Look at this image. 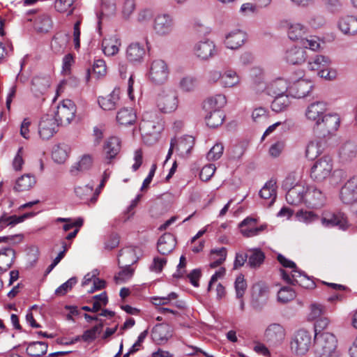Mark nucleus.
<instances>
[{
	"instance_id": "ddd939ff",
	"label": "nucleus",
	"mask_w": 357,
	"mask_h": 357,
	"mask_svg": "<svg viewBox=\"0 0 357 357\" xmlns=\"http://www.w3.org/2000/svg\"><path fill=\"white\" fill-rule=\"evenodd\" d=\"M194 53L199 59L207 61L215 55V45L209 39L199 40L194 46Z\"/></svg>"
},
{
	"instance_id": "2f4dec72",
	"label": "nucleus",
	"mask_w": 357,
	"mask_h": 357,
	"mask_svg": "<svg viewBox=\"0 0 357 357\" xmlns=\"http://www.w3.org/2000/svg\"><path fill=\"white\" fill-rule=\"evenodd\" d=\"M338 26L344 34H356L357 33V17L347 15L342 17L339 20Z\"/></svg>"
},
{
	"instance_id": "8fccbe9b",
	"label": "nucleus",
	"mask_w": 357,
	"mask_h": 357,
	"mask_svg": "<svg viewBox=\"0 0 357 357\" xmlns=\"http://www.w3.org/2000/svg\"><path fill=\"white\" fill-rule=\"evenodd\" d=\"M100 321L98 324L84 332L82 335V341L90 343L97 338V336L101 333L104 326L102 320H100Z\"/></svg>"
},
{
	"instance_id": "473e14b6",
	"label": "nucleus",
	"mask_w": 357,
	"mask_h": 357,
	"mask_svg": "<svg viewBox=\"0 0 357 357\" xmlns=\"http://www.w3.org/2000/svg\"><path fill=\"white\" fill-rule=\"evenodd\" d=\"M104 150L107 159L114 158L121 150V139L116 136L109 137L105 143Z\"/></svg>"
},
{
	"instance_id": "393cba45",
	"label": "nucleus",
	"mask_w": 357,
	"mask_h": 357,
	"mask_svg": "<svg viewBox=\"0 0 357 357\" xmlns=\"http://www.w3.org/2000/svg\"><path fill=\"white\" fill-rule=\"evenodd\" d=\"M53 26L50 14L47 12H40L34 19L33 27L38 33H47Z\"/></svg>"
},
{
	"instance_id": "052dcab7",
	"label": "nucleus",
	"mask_w": 357,
	"mask_h": 357,
	"mask_svg": "<svg viewBox=\"0 0 357 357\" xmlns=\"http://www.w3.org/2000/svg\"><path fill=\"white\" fill-rule=\"evenodd\" d=\"M236 295L238 299H241L247 289V283L244 279V276L241 275L238 276L234 282Z\"/></svg>"
},
{
	"instance_id": "cd10ccee",
	"label": "nucleus",
	"mask_w": 357,
	"mask_h": 357,
	"mask_svg": "<svg viewBox=\"0 0 357 357\" xmlns=\"http://www.w3.org/2000/svg\"><path fill=\"white\" fill-rule=\"evenodd\" d=\"M26 346V352L29 356L40 357L47 354L48 344L45 342L36 341L24 342Z\"/></svg>"
},
{
	"instance_id": "c756f323",
	"label": "nucleus",
	"mask_w": 357,
	"mask_h": 357,
	"mask_svg": "<svg viewBox=\"0 0 357 357\" xmlns=\"http://www.w3.org/2000/svg\"><path fill=\"white\" fill-rule=\"evenodd\" d=\"M35 215L36 213L33 212L25 213L20 216L8 215V214L3 213L0 217V229H3L7 226H14L24 222L27 218L33 217Z\"/></svg>"
},
{
	"instance_id": "9b49d317",
	"label": "nucleus",
	"mask_w": 357,
	"mask_h": 357,
	"mask_svg": "<svg viewBox=\"0 0 357 357\" xmlns=\"http://www.w3.org/2000/svg\"><path fill=\"white\" fill-rule=\"evenodd\" d=\"M158 108L165 113L174 112L178 107V98L175 91H163L157 100Z\"/></svg>"
},
{
	"instance_id": "2eb2a0df",
	"label": "nucleus",
	"mask_w": 357,
	"mask_h": 357,
	"mask_svg": "<svg viewBox=\"0 0 357 357\" xmlns=\"http://www.w3.org/2000/svg\"><path fill=\"white\" fill-rule=\"evenodd\" d=\"M257 219L247 217L239 224L241 233L245 237L249 238L259 235L266 229V225L256 227Z\"/></svg>"
},
{
	"instance_id": "bf43d9fd",
	"label": "nucleus",
	"mask_w": 357,
	"mask_h": 357,
	"mask_svg": "<svg viewBox=\"0 0 357 357\" xmlns=\"http://www.w3.org/2000/svg\"><path fill=\"white\" fill-rule=\"evenodd\" d=\"M32 90L36 92L43 93L49 86V82L45 77H35L32 79Z\"/></svg>"
},
{
	"instance_id": "a18cd8bd",
	"label": "nucleus",
	"mask_w": 357,
	"mask_h": 357,
	"mask_svg": "<svg viewBox=\"0 0 357 357\" xmlns=\"http://www.w3.org/2000/svg\"><path fill=\"white\" fill-rule=\"evenodd\" d=\"M240 82V78L236 72L233 70H227L222 73L220 85L223 87H233Z\"/></svg>"
},
{
	"instance_id": "f03ea898",
	"label": "nucleus",
	"mask_w": 357,
	"mask_h": 357,
	"mask_svg": "<svg viewBox=\"0 0 357 357\" xmlns=\"http://www.w3.org/2000/svg\"><path fill=\"white\" fill-rule=\"evenodd\" d=\"M340 119L337 114H326L314 126V132L319 138H325L334 134L338 129Z\"/></svg>"
},
{
	"instance_id": "774afa93",
	"label": "nucleus",
	"mask_w": 357,
	"mask_h": 357,
	"mask_svg": "<svg viewBox=\"0 0 357 357\" xmlns=\"http://www.w3.org/2000/svg\"><path fill=\"white\" fill-rule=\"evenodd\" d=\"M215 171V167L214 165L210 164L208 165H205L199 173V177L201 180L204 181H208L212 176L214 174Z\"/></svg>"
},
{
	"instance_id": "4c0bfd02",
	"label": "nucleus",
	"mask_w": 357,
	"mask_h": 357,
	"mask_svg": "<svg viewBox=\"0 0 357 357\" xmlns=\"http://www.w3.org/2000/svg\"><path fill=\"white\" fill-rule=\"evenodd\" d=\"M36 183V178L33 175L26 174L16 181L14 190L17 192L29 190L33 187Z\"/></svg>"
},
{
	"instance_id": "aec40b11",
	"label": "nucleus",
	"mask_w": 357,
	"mask_h": 357,
	"mask_svg": "<svg viewBox=\"0 0 357 357\" xmlns=\"http://www.w3.org/2000/svg\"><path fill=\"white\" fill-rule=\"evenodd\" d=\"M172 328L167 324H156L152 329L151 338L158 344L165 343L172 335Z\"/></svg>"
},
{
	"instance_id": "9d476101",
	"label": "nucleus",
	"mask_w": 357,
	"mask_h": 357,
	"mask_svg": "<svg viewBox=\"0 0 357 357\" xmlns=\"http://www.w3.org/2000/svg\"><path fill=\"white\" fill-rule=\"evenodd\" d=\"M268 297V287L261 281L256 282L252 287L251 305L255 310H261L266 305Z\"/></svg>"
},
{
	"instance_id": "6e6d98bb",
	"label": "nucleus",
	"mask_w": 357,
	"mask_h": 357,
	"mask_svg": "<svg viewBox=\"0 0 357 357\" xmlns=\"http://www.w3.org/2000/svg\"><path fill=\"white\" fill-rule=\"evenodd\" d=\"M121 259V261H127V264L132 265L135 264L138 258L136 257L135 251L131 248L122 249L119 251L118 259Z\"/></svg>"
},
{
	"instance_id": "c85d7f7f",
	"label": "nucleus",
	"mask_w": 357,
	"mask_h": 357,
	"mask_svg": "<svg viewBox=\"0 0 357 357\" xmlns=\"http://www.w3.org/2000/svg\"><path fill=\"white\" fill-rule=\"evenodd\" d=\"M118 265L121 270L115 275L114 279L116 284H121L131 279L134 275L135 269L130 267V264L127 261H121V259H118Z\"/></svg>"
},
{
	"instance_id": "7c9ffc66",
	"label": "nucleus",
	"mask_w": 357,
	"mask_h": 357,
	"mask_svg": "<svg viewBox=\"0 0 357 357\" xmlns=\"http://www.w3.org/2000/svg\"><path fill=\"white\" fill-rule=\"evenodd\" d=\"M289 89L288 82L282 78L271 82L266 87V93L271 96L287 94Z\"/></svg>"
},
{
	"instance_id": "dca6fc26",
	"label": "nucleus",
	"mask_w": 357,
	"mask_h": 357,
	"mask_svg": "<svg viewBox=\"0 0 357 357\" xmlns=\"http://www.w3.org/2000/svg\"><path fill=\"white\" fill-rule=\"evenodd\" d=\"M59 125L51 116L46 115L42 117L39 123V135L43 139H50L57 132Z\"/></svg>"
},
{
	"instance_id": "5fc2aeb1",
	"label": "nucleus",
	"mask_w": 357,
	"mask_h": 357,
	"mask_svg": "<svg viewBox=\"0 0 357 357\" xmlns=\"http://www.w3.org/2000/svg\"><path fill=\"white\" fill-rule=\"evenodd\" d=\"M68 157L65 145H56L53 148L52 158L57 163H63Z\"/></svg>"
},
{
	"instance_id": "f704fd0d",
	"label": "nucleus",
	"mask_w": 357,
	"mask_h": 357,
	"mask_svg": "<svg viewBox=\"0 0 357 357\" xmlns=\"http://www.w3.org/2000/svg\"><path fill=\"white\" fill-rule=\"evenodd\" d=\"M195 145V138L190 135L176 140V151L181 157L188 156Z\"/></svg>"
},
{
	"instance_id": "6e6552de",
	"label": "nucleus",
	"mask_w": 357,
	"mask_h": 357,
	"mask_svg": "<svg viewBox=\"0 0 357 357\" xmlns=\"http://www.w3.org/2000/svg\"><path fill=\"white\" fill-rule=\"evenodd\" d=\"M280 272L282 278L289 284H298L305 289H314L316 286L314 282L299 269L294 271V273L291 275L284 269H280Z\"/></svg>"
},
{
	"instance_id": "f3484780",
	"label": "nucleus",
	"mask_w": 357,
	"mask_h": 357,
	"mask_svg": "<svg viewBox=\"0 0 357 357\" xmlns=\"http://www.w3.org/2000/svg\"><path fill=\"white\" fill-rule=\"evenodd\" d=\"M307 57V50L305 48L292 46L286 50L284 59L289 64L301 65L305 61Z\"/></svg>"
},
{
	"instance_id": "69168bd1",
	"label": "nucleus",
	"mask_w": 357,
	"mask_h": 357,
	"mask_svg": "<svg viewBox=\"0 0 357 357\" xmlns=\"http://www.w3.org/2000/svg\"><path fill=\"white\" fill-rule=\"evenodd\" d=\"M224 146L221 143L215 144L207 153L208 160L211 161L218 160L222 156Z\"/></svg>"
},
{
	"instance_id": "5701e85b",
	"label": "nucleus",
	"mask_w": 357,
	"mask_h": 357,
	"mask_svg": "<svg viewBox=\"0 0 357 357\" xmlns=\"http://www.w3.org/2000/svg\"><path fill=\"white\" fill-rule=\"evenodd\" d=\"M176 245V237L171 233H165L158 239L157 249L160 254L167 255L174 250Z\"/></svg>"
},
{
	"instance_id": "c03bdc74",
	"label": "nucleus",
	"mask_w": 357,
	"mask_h": 357,
	"mask_svg": "<svg viewBox=\"0 0 357 357\" xmlns=\"http://www.w3.org/2000/svg\"><path fill=\"white\" fill-rule=\"evenodd\" d=\"M274 100L271 103V109L275 112H281L285 110L291 104V100L287 94L273 96Z\"/></svg>"
},
{
	"instance_id": "4468645a",
	"label": "nucleus",
	"mask_w": 357,
	"mask_h": 357,
	"mask_svg": "<svg viewBox=\"0 0 357 357\" xmlns=\"http://www.w3.org/2000/svg\"><path fill=\"white\" fill-rule=\"evenodd\" d=\"M306 189L304 204L310 208L322 206L325 202V195L323 192L315 185H307Z\"/></svg>"
},
{
	"instance_id": "37998d69",
	"label": "nucleus",
	"mask_w": 357,
	"mask_h": 357,
	"mask_svg": "<svg viewBox=\"0 0 357 357\" xmlns=\"http://www.w3.org/2000/svg\"><path fill=\"white\" fill-rule=\"evenodd\" d=\"M259 195L264 199H271L270 205H271L275 202L277 197L275 181L272 180L268 181L260 190Z\"/></svg>"
},
{
	"instance_id": "a19ab883",
	"label": "nucleus",
	"mask_w": 357,
	"mask_h": 357,
	"mask_svg": "<svg viewBox=\"0 0 357 357\" xmlns=\"http://www.w3.org/2000/svg\"><path fill=\"white\" fill-rule=\"evenodd\" d=\"M68 39V34L61 33L56 34L51 43L52 50L56 54L63 53L67 46Z\"/></svg>"
},
{
	"instance_id": "1a4fd4ad",
	"label": "nucleus",
	"mask_w": 357,
	"mask_h": 357,
	"mask_svg": "<svg viewBox=\"0 0 357 357\" xmlns=\"http://www.w3.org/2000/svg\"><path fill=\"white\" fill-rule=\"evenodd\" d=\"M321 222L326 227H337L342 230L347 229L350 226L347 217L341 211H324Z\"/></svg>"
},
{
	"instance_id": "49530a36",
	"label": "nucleus",
	"mask_w": 357,
	"mask_h": 357,
	"mask_svg": "<svg viewBox=\"0 0 357 357\" xmlns=\"http://www.w3.org/2000/svg\"><path fill=\"white\" fill-rule=\"evenodd\" d=\"M205 118L208 127L217 128L222 124L225 115L221 110L209 111Z\"/></svg>"
},
{
	"instance_id": "e433bc0d",
	"label": "nucleus",
	"mask_w": 357,
	"mask_h": 357,
	"mask_svg": "<svg viewBox=\"0 0 357 357\" xmlns=\"http://www.w3.org/2000/svg\"><path fill=\"white\" fill-rule=\"evenodd\" d=\"M227 102L224 95L218 94L213 97L207 99L203 105V108L206 112L220 110Z\"/></svg>"
},
{
	"instance_id": "338daca9",
	"label": "nucleus",
	"mask_w": 357,
	"mask_h": 357,
	"mask_svg": "<svg viewBox=\"0 0 357 357\" xmlns=\"http://www.w3.org/2000/svg\"><path fill=\"white\" fill-rule=\"evenodd\" d=\"M211 254H217L219 256V259L213 261L211 263L210 266L212 268H217L220 265H221L226 259L227 257V250L225 248H221L220 249L211 250Z\"/></svg>"
},
{
	"instance_id": "f8f14e48",
	"label": "nucleus",
	"mask_w": 357,
	"mask_h": 357,
	"mask_svg": "<svg viewBox=\"0 0 357 357\" xmlns=\"http://www.w3.org/2000/svg\"><path fill=\"white\" fill-rule=\"evenodd\" d=\"M153 30L160 36L170 34L174 28V21L172 16L168 14L158 15L153 22Z\"/></svg>"
},
{
	"instance_id": "72a5a7b5",
	"label": "nucleus",
	"mask_w": 357,
	"mask_h": 357,
	"mask_svg": "<svg viewBox=\"0 0 357 357\" xmlns=\"http://www.w3.org/2000/svg\"><path fill=\"white\" fill-rule=\"evenodd\" d=\"M248 258L247 266L250 268L257 269L261 266L265 259V254L260 248L250 249L248 251Z\"/></svg>"
},
{
	"instance_id": "09e8293b",
	"label": "nucleus",
	"mask_w": 357,
	"mask_h": 357,
	"mask_svg": "<svg viewBox=\"0 0 357 357\" xmlns=\"http://www.w3.org/2000/svg\"><path fill=\"white\" fill-rule=\"evenodd\" d=\"M307 28L300 23H294L289 25L288 36L292 40L303 38L306 33Z\"/></svg>"
},
{
	"instance_id": "b1692460",
	"label": "nucleus",
	"mask_w": 357,
	"mask_h": 357,
	"mask_svg": "<svg viewBox=\"0 0 357 357\" xmlns=\"http://www.w3.org/2000/svg\"><path fill=\"white\" fill-rule=\"evenodd\" d=\"M326 110V104L323 101H317L310 104L305 112V116L307 119L314 121L315 125L317 124V121L321 120V117L324 115V112Z\"/></svg>"
},
{
	"instance_id": "4be33fe9",
	"label": "nucleus",
	"mask_w": 357,
	"mask_h": 357,
	"mask_svg": "<svg viewBox=\"0 0 357 357\" xmlns=\"http://www.w3.org/2000/svg\"><path fill=\"white\" fill-rule=\"evenodd\" d=\"M306 187L304 183L301 185H296L294 188L289 190L286 192V200L291 205L298 206L301 204H305L306 193Z\"/></svg>"
},
{
	"instance_id": "412c9836",
	"label": "nucleus",
	"mask_w": 357,
	"mask_h": 357,
	"mask_svg": "<svg viewBox=\"0 0 357 357\" xmlns=\"http://www.w3.org/2000/svg\"><path fill=\"white\" fill-rule=\"evenodd\" d=\"M75 193L76 196L83 202H89L95 204L97 201L100 192L98 189L93 191V185L87 184L83 186H77L75 188Z\"/></svg>"
},
{
	"instance_id": "39448f33",
	"label": "nucleus",
	"mask_w": 357,
	"mask_h": 357,
	"mask_svg": "<svg viewBox=\"0 0 357 357\" xmlns=\"http://www.w3.org/2000/svg\"><path fill=\"white\" fill-rule=\"evenodd\" d=\"M75 113V103L72 100L66 99L58 105L57 111L53 118L59 126H67L74 119Z\"/></svg>"
},
{
	"instance_id": "c9c22d12",
	"label": "nucleus",
	"mask_w": 357,
	"mask_h": 357,
	"mask_svg": "<svg viewBox=\"0 0 357 357\" xmlns=\"http://www.w3.org/2000/svg\"><path fill=\"white\" fill-rule=\"evenodd\" d=\"M357 155V145L354 142L344 143L339 151V156L342 161L349 162L356 158Z\"/></svg>"
},
{
	"instance_id": "3c124183",
	"label": "nucleus",
	"mask_w": 357,
	"mask_h": 357,
	"mask_svg": "<svg viewBox=\"0 0 357 357\" xmlns=\"http://www.w3.org/2000/svg\"><path fill=\"white\" fill-rule=\"evenodd\" d=\"M92 165V158L89 155H84L81 160L72 166L70 172L73 175H77L79 172L88 170Z\"/></svg>"
},
{
	"instance_id": "79ce46f5",
	"label": "nucleus",
	"mask_w": 357,
	"mask_h": 357,
	"mask_svg": "<svg viewBox=\"0 0 357 357\" xmlns=\"http://www.w3.org/2000/svg\"><path fill=\"white\" fill-rule=\"evenodd\" d=\"M313 88L311 82L301 79L298 80L294 84V90H295L294 97L297 98H302L307 96Z\"/></svg>"
},
{
	"instance_id": "58836bf2",
	"label": "nucleus",
	"mask_w": 357,
	"mask_h": 357,
	"mask_svg": "<svg viewBox=\"0 0 357 357\" xmlns=\"http://www.w3.org/2000/svg\"><path fill=\"white\" fill-rule=\"evenodd\" d=\"M121 42L116 37L105 38L102 43L104 54L107 56H114L119 52Z\"/></svg>"
},
{
	"instance_id": "7ed1b4c3",
	"label": "nucleus",
	"mask_w": 357,
	"mask_h": 357,
	"mask_svg": "<svg viewBox=\"0 0 357 357\" xmlns=\"http://www.w3.org/2000/svg\"><path fill=\"white\" fill-rule=\"evenodd\" d=\"M312 344V336L309 331L301 329L296 331L291 338L290 349L292 353L302 356L305 354Z\"/></svg>"
},
{
	"instance_id": "4d7b16f0",
	"label": "nucleus",
	"mask_w": 357,
	"mask_h": 357,
	"mask_svg": "<svg viewBox=\"0 0 357 357\" xmlns=\"http://www.w3.org/2000/svg\"><path fill=\"white\" fill-rule=\"evenodd\" d=\"M296 297V293L291 287H283L278 293V299L282 303H287Z\"/></svg>"
},
{
	"instance_id": "0e129e2a",
	"label": "nucleus",
	"mask_w": 357,
	"mask_h": 357,
	"mask_svg": "<svg viewBox=\"0 0 357 357\" xmlns=\"http://www.w3.org/2000/svg\"><path fill=\"white\" fill-rule=\"evenodd\" d=\"M197 85V79L192 76H187L183 77L180 81V86L184 91H193Z\"/></svg>"
},
{
	"instance_id": "f257e3e1",
	"label": "nucleus",
	"mask_w": 357,
	"mask_h": 357,
	"mask_svg": "<svg viewBox=\"0 0 357 357\" xmlns=\"http://www.w3.org/2000/svg\"><path fill=\"white\" fill-rule=\"evenodd\" d=\"M337 340L331 333H317L314 335V354L316 357H340L337 349Z\"/></svg>"
},
{
	"instance_id": "ea45409f",
	"label": "nucleus",
	"mask_w": 357,
	"mask_h": 357,
	"mask_svg": "<svg viewBox=\"0 0 357 357\" xmlns=\"http://www.w3.org/2000/svg\"><path fill=\"white\" fill-rule=\"evenodd\" d=\"M136 119V114L132 108H123L118 112L116 115L117 121L125 126L133 124Z\"/></svg>"
},
{
	"instance_id": "a878e982",
	"label": "nucleus",
	"mask_w": 357,
	"mask_h": 357,
	"mask_svg": "<svg viewBox=\"0 0 357 357\" xmlns=\"http://www.w3.org/2000/svg\"><path fill=\"white\" fill-rule=\"evenodd\" d=\"M119 89L115 88L110 94L106 97H99L98 104L104 110H113L119 105Z\"/></svg>"
},
{
	"instance_id": "6ab92c4d",
	"label": "nucleus",
	"mask_w": 357,
	"mask_h": 357,
	"mask_svg": "<svg viewBox=\"0 0 357 357\" xmlns=\"http://www.w3.org/2000/svg\"><path fill=\"white\" fill-rule=\"evenodd\" d=\"M153 112H146L142 116V120L139 123V129L144 135H154L160 132V126L158 123L150 119L155 116Z\"/></svg>"
},
{
	"instance_id": "e2e57ef3",
	"label": "nucleus",
	"mask_w": 357,
	"mask_h": 357,
	"mask_svg": "<svg viewBox=\"0 0 357 357\" xmlns=\"http://www.w3.org/2000/svg\"><path fill=\"white\" fill-rule=\"evenodd\" d=\"M357 195L349 190L348 188L342 186L340 193V197L342 202L346 204H350L356 201Z\"/></svg>"
},
{
	"instance_id": "864d4df0",
	"label": "nucleus",
	"mask_w": 357,
	"mask_h": 357,
	"mask_svg": "<svg viewBox=\"0 0 357 357\" xmlns=\"http://www.w3.org/2000/svg\"><path fill=\"white\" fill-rule=\"evenodd\" d=\"M331 61L328 57L317 55L312 61L308 62V68L311 70H319L328 66Z\"/></svg>"
},
{
	"instance_id": "13d9d810",
	"label": "nucleus",
	"mask_w": 357,
	"mask_h": 357,
	"mask_svg": "<svg viewBox=\"0 0 357 357\" xmlns=\"http://www.w3.org/2000/svg\"><path fill=\"white\" fill-rule=\"evenodd\" d=\"M296 217L299 221L305 222L306 224L315 222L319 219V215H317L313 211H307L303 210H301L297 212Z\"/></svg>"
},
{
	"instance_id": "de8ad7c7",
	"label": "nucleus",
	"mask_w": 357,
	"mask_h": 357,
	"mask_svg": "<svg viewBox=\"0 0 357 357\" xmlns=\"http://www.w3.org/2000/svg\"><path fill=\"white\" fill-rule=\"evenodd\" d=\"M323 151L322 142L319 140L311 141L305 150V155L310 160L315 159Z\"/></svg>"
},
{
	"instance_id": "603ef678",
	"label": "nucleus",
	"mask_w": 357,
	"mask_h": 357,
	"mask_svg": "<svg viewBox=\"0 0 357 357\" xmlns=\"http://www.w3.org/2000/svg\"><path fill=\"white\" fill-rule=\"evenodd\" d=\"M300 181V176L296 172L289 173L282 182V188L285 191L294 188L296 185L303 184Z\"/></svg>"
},
{
	"instance_id": "bb28decb",
	"label": "nucleus",
	"mask_w": 357,
	"mask_h": 357,
	"mask_svg": "<svg viewBox=\"0 0 357 357\" xmlns=\"http://www.w3.org/2000/svg\"><path fill=\"white\" fill-rule=\"evenodd\" d=\"M145 55V50L143 45L139 43H131L126 50V58L132 63L142 62Z\"/></svg>"
},
{
	"instance_id": "a211bd4d",
	"label": "nucleus",
	"mask_w": 357,
	"mask_h": 357,
	"mask_svg": "<svg viewBox=\"0 0 357 357\" xmlns=\"http://www.w3.org/2000/svg\"><path fill=\"white\" fill-rule=\"evenodd\" d=\"M245 32L241 29H236L225 35L224 44L228 49L236 50L245 43Z\"/></svg>"
},
{
	"instance_id": "423d86ee",
	"label": "nucleus",
	"mask_w": 357,
	"mask_h": 357,
	"mask_svg": "<svg viewBox=\"0 0 357 357\" xmlns=\"http://www.w3.org/2000/svg\"><path fill=\"white\" fill-rule=\"evenodd\" d=\"M169 70L166 62L162 59H155L151 63L149 78L157 85L165 83L168 79Z\"/></svg>"
},
{
	"instance_id": "20e7f679",
	"label": "nucleus",
	"mask_w": 357,
	"mask_h": 357,
	"mask_svg": "<svg viewBox=\"0 0 357 357\" xmlns=\"http://www.w3.org/2000/svg\"><path fill=\"white\" fill-rule=\"evenodd\" d=\"M333 169V160L328 155L318 159L311 167L310 177L318 183L324 181L331 174Z\"/></svg>"
},
{
	"instance_id": "0eeeda50",
	"label": "nucleus",
	"mask_w": 357,
	"mask_h": 357,
	"mask_svg": "<svg viewBox=\"0 0 357 357\" xmlns=\"http://www.w3.org/2000/svg\"><path fill=\"white\" fill-rule=\"evenodd\" d=\"M286 336V331L284 327L277 323L269 324L264 331V341L271 347H278L280 346Z\"/></svg>"
},
{
	"instance_id": "680f3d73",
	"label": "nucleus",
	"mask_w": 357,
	"mask_h": 357,
	"mask_svg": "<svg viewBox=\"0 0 357 357\" xmlns=\"http://www.w3.org/2000/svg\"><path fill=\"white\" fill-rule=\"evenodd\" d=\"M77 282V279L76 277H72L66 282L60 285L56 290L55 294L56 295L63 296L67 292L70 291L74 285H75Z\"/></svg>"
}]
</instances>
